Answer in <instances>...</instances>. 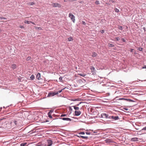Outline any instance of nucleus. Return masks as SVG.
Listing matches in <instances>:
<instances>
[{"instance_id": "nucleus-1", "label": "nucleus", "mask_w": 146, "mask_h": 146, "mask_svg": "<svg viewBox=\"0 0 146 146\" xmlns=\"http://www.w3.org/2000/svg\"><path fill=\"white\" fill-rule=\"evenodd\" d=\"M19 121L18 120H12L10 123L11 126H12L13 127H16L17 126L19 125Z\"/></svg>"}, {"instance_id": "nucleus-2", "label": "nucleus", "mask_w": 146, "mask_h": 146, "mask_svg": "<svg viewBox=\"0 0 146 146\" xmlns=\"http://www.w3.org/2000/svg\"><path fill=\"white\" fill-rule=\"evenodd\" d=\"M69 17L72 20L73 22L74 23L75 22V17L72 14L70 13L69 14Z\"/></svg>"}, {"instance_id": "nucleus-3", "label": "nucleus", "mask_w": 146, "mask_h": 146, "mask_svg": "<svg viewBox=\"0 0 146 146\" xmlns=\"http://www.w3.org/2000/svg\"><path fill=\"white\" fill-rule=\"evenodd\" d=\"M118 100H123L124 101H127L129 102H134V101L129 99H127L126 98H119L117 99Z\"/></svg>"}, {"instance_id": "nucleus-4", "label": "nucleus", "mask_w": 146, "mask_h": 146, "mask_svg": "<svg viewBox=\"0 0 146 146\" xmlns=\"http://www.w3.org/2000/svg\"><path fill=\"white\" fill-rule=\"evenodd\" d=\"M52 5L54 7H58L60 8L61 7V5L58 3H53L52 4Z\"/></svg>"}, {"instance_id": "nucleus-5", "label": "nucleus", "mask_w": 146, "mask_h": 146, "mask_svg": "<svg viewBox=\"0 0 146 146\" xmlns=\"http://www.w3.org/2000/svg\"><path fill=\"white\" fill-rule=\"evenodd\" d=\"M58 94V93L54 92H50L48 93V97H52L54 96L55 95H56Z\"/></svg>"}, {"instance_id": "nucleus-6", "label": "nucleus", "mask_w": 146, "mask_h": 146, "mask_svg": "<svg viewBox=\"0 0 146 146\" xmlns=\"http://www.w3.org/2000/svg\"><path fill=\"white\" fill-rule=\"evenodd\" d=\"M81 112L80 111L76 110L74 111V115L76 116H78L80 115Z\"/></svg>"}, {"instance_id": "nucleus-7", "label": "nucleus", "mask_w": 146, "mask_h": 146, "mask_svg": "<svg viewBox=\"0 0 146 146\" xmlns=\"http://www.w3.org/2000/svg\"><path fill=\"white\" fill-rule=\"evenodd\" d=\"M47 146H51L52 144V141L49 139L47 140Z\"/></svg>"}, {"instance_id": "nucleus-8", "label": "nucleus", "mask_w": 146, "mask_h": 146, "mask_svg": "<svg viewBox=\"0 0 146 146\" xmlns=\"http://www.w3.org/2000/svg\"><path fill=\"white\" fill-rule=\"evenodd\" d=\"M111 119H113L114 120H119V117L118 116H111Z\"/></svg>"}, {"instance_id": "nucleus-9", "label": "nucleus", "mask_w": 146, "mask_h": 146, "mask_svg": "<svg viewBox=\"0 0 146 146\" xmlns=\"http://www.w3.org/2000/svg\"><path fill=\"white\" fill-rule=\"evenodd\" d=\"M53 112V111L52 110H50V111L48 113V115L49 117L51 119L52 118V117L51 115V113Z\"/></svg>"}, {"instance_id": "nucleus-10", "label": "nucleus", "mask_w": 146, "mask_h": 146, "mask_svg": "<svg viewBox=\"0 0 146 146\" xmlns=\"http://www.w3.org/2000/svg\"><path fill=\"white\" fill-rule=\"evenodd\" d=\"M60 119H62L63 120H66L69 121H71L72 119L68 117H62L60 118Z\"/></svg>"}, {"instance_id": "nucleus-11", "label": "nucleus", "mask_w": 146, "mask_h": 146, "mask_svg": "<svg viewBox=\"0 0 146 146\" xmlns=\"http://www.w3.org/2000/svg\"><path fill=\"white\" fill-rule=\"evenodd\" d=\"M11 68L13 70H14L15 69L17 68V66L16 64H11Z\"/></svg>"}, {"instance_id": "nucleus-12", "label": "nucleus", "mask_w": 146, "mask_h": 146, "mask_svg": "<svg viewBox=\"0 0 146 146\" xmlns=\"http://www.w3.org/2000/svg\"><path fill=\"white\" fill-rule=\"evenodd\" d=\"M107 114H106L105 113H102L101 114V117L103 118H105L106 119V117H107Z\"/></svg>"}, {"instance_id": "nucleus-13", "label": "nucleus", "mask_w": 146, "mask_h": 146, "mask_svg": "<svg viewBox=\"0 0 146 146\" xmlns=\"http://www.w3.org/2000/svg\"><path fill=\"white\" fill-rule=\"evenodd\" d=\"M36 77L37 79L40 80L41 79L40 74L39 73H38L37 74Z\"/></svg>"}, {"instance_id": "nucleus-14", "label": "nucleus", "mask_w": 146, "mask_h": 146, "mask_svg": "<svg viewBox=\"0 0 146 146\" xmlns=\"http://www.w3.org/2000/svg\"><path fill=\"white\" fill-rule=\"evenodd\" d=\"M77 136L79 137H81L83 139H88V137L87 136H84L82 135H78Z\"/></svg>"}, {"instance_id": "nucleus-15", "label": "nucleus", "mask_w": 146, "mask_h": 146, "mask_svg": "<svg viewBox=\"0 0 146 146\" xmlns=\"http://www.w3.org/2000/svg\"><path fill=\"white\" fill-rule=\"evenodd\" d=\"M105 141L106 143H110L111 142V140L110 139H107L105 140Z\"/></svg>"}, {"instance_id": "nucleus-16", "label": "nucleus", "mask_w": 146, "mask_h": 146, "mask_svg": "<svg viewBox=\"0 0 146 146\" xmlns=\"http://www.w3.org/2000/svg\"><path fill=\"white\" fill-rule=\"evenodd\" d=\"M138 138L137 137H134L132 138L131 139V141H137Z\"/></svg>"}, {"instance_id": "nucleus-17", "label": "nucleus", "mask_w": 146, "mask_h": 146, "mask_svg": "<svg viewBox=\"0 0 146 146\" xmlns=\"http://www.w3.org/2000/svg\"><path fill=\"white\" fill-rule=\"evenodd\" d=\"M67 39L68 40V41H72L73 40V38L71 36L70 37Z\"/></svg>"}, {"instance_id": "nucleus-18", "label": "nucleus", "mask_w": 146, "mask_h": 146, "mask_svg": "<svg viewBox=\"0 0 146 146\" xmlns=\"http://www.w3.org/2000/svg\"><path fill=\"white\" fill-rule=\"evenodd\" d=\"M92 56L93 57H95L97 56V55L96 53L94 52H92Z\"/></svg>"}, {"instance_id": "nucleus-19", "label": "nucleus", "mask_w": 146, "mask_h": 146, "mask_svg": "<svg viewBox=\"0 0 146 146\" xmlns=\"http://www.w3.org/2000/svg\"><path fill=\"white\" fill-rule=\"evenodd\" d=\"M111 116H109L108 114H107V117H106V119H108L109 120H111Z\"/></svg>"}, {"instance_id": "nucleus-20", "label": "nucleus", "mask_w": 146, "mask_h": 146, "mask_svg": "<svg viewBox=\"0 0 146 146\" xmlns=\"http://www.w3.org/2000/svg\"><path fill=\"white\" fill-rule=\"evenodd\" d=\"M108 46L109 47H114V45L112 44L109 43L108 44Z\"/></svg>"}, {"instance_id": "nucleus-21", "label": "nucleus", "mask_w": 146, "mask_h": 146, "mask_svg": "<svg viewBox=\"0 0 146 146\" xmlns=\"http://www.w3.org/2000/svg\"><path fill=\"white\" fill-rule=\"evenodd\" d=\"M66 88V87H65L64 88L62 89H61V90H59L56 93H58V94L59 93H61V92H62V91L63 90H64V89H65Z\"/></svg>"}, {"instance_id": "nucleus-22", "label": "nucleus", "mask_w": 146, "mask_h": 146, "mask_svg": "<svg viewBox=\"0 0 146 146\" xmlns=\"http://www.w3.org/2000/svg\"><path fill=\"white\" fill-rule=\"evenodd\" d=\"M27 144L26 142L23 143L21 144L20 146H25Z\"/></svg>"}, {"instance_id": "nucleus-23", "label": "nucleus", "mask_w": 146, "mask_h": 146, "mask_svg": "<svg viewBox=\"0 0 146 146\" xmlns=\"http://www.w3.org/2000/svg\"><path fill=\"white\" fill-rule=\"evenodd\" d=\"M73 107H74V109L76 111L79 110V108L78 107H77L76 106H74Z\"/></svg>"}, {"instance_id": "nucleus-24", "label": "nucleus", "mask_w": 146, "mask_h": 146, "mask_svg": "<svg viewBox=\"0 0 146 146\" xmlns=\"http://www.w3.org/2000/svg\"><path fill=\"white\" fill-rule=\"evenodd\" d=\"M35 76L34 75L32 74L30 77V78L31 79V80H33L35 79Z\"/></svg>"}, {"instance_id": "nucleus-25", "label": "nucleus", "mask_w": 146, "mask_h": 146, "mask_svg": "<svg viewBox=\"0 0 146 146\" xmlns=\"http://www.w3.org/2000/svg\"><path fill=\"white\" fill-rule=\"evenodd\" d=\"M78 75L80 76L84 77L86 76V74L83 73H79Z\"/></svg>"}, {"instance_id": "nucleus-26", "label": "nucleus", "mask_w": 146, "mask_h": 146, "mask_svg": "<svg viewBox=\"0 0 146 146\" xmlns=\"http://www.w3.org/2000/svg\"><path fill=\"white\" fill-rule=\"evenodd\" d=\"M116 13H118L119 12V10L117 8H115L114 9Z\"/></svg>"}, {"instance_id": "nucleus-27", "label": "nucleus", "mask_w": 146, "mask_h": 146, "mask_svg": "<svg viewBox=\"0 0 146 146\" xmlns=\"http://www.w3.org/2000/svg\"><path fill=\"white\" fill-rule=\"evenodd\" d=\"M35 4V3L34 2H31L29 3L28 5H32Z\"/></svg>"}, {"instance_id": "nucleus-28", "label": "nucleus", "mask_w": 146, "mask_h": 146, "mask_svg": "<svg viewBox=\"0 0 146 146\" xmlns=\"http://www.w3.org/2000/svg\"><path fill=\"white\" fill-rule=\"evenodd\" d=\"M31 21H25V23L26 24H30L31 23Z\"/></svg>"}, {"instance_id": "nucleus-29", "label": "nucleus", "mask_w": 146, "mask_h": 146, "mask_svg": "<svg viewBox=\"0 0 146 146\" xmlns=\"http://www.w3.org/2000/svg\"><path fill=\"white\" fill-rule=\"evenodd\" d=\"M118 28L120 30H122L123 29V27L122 26H119Z\"/></svg>"}, {"instance_id": "nucleus-30", "label": "nucleus", "mask_w": 146, "mask_h": 146, "mask_svg": "<svg viewBox=\"0 0 146 146\" xmlns=\"http://www.w3.org/2000/svg\"><path fill=\"white\" fill-rule=\"evenodd\" d=\"M67 114H62L61 115L60 117H65V116H67Z\"/></svg>"}, {"instance_id": "nucleus-31", "label": "nucleus", "mask_w": 146, "mask_h": 146, "mask_svg": "<svg viewBox=\"0 0 146 146\" xmlns=\"http://www.w3.org/2000/svg\"><path fill=\"white\" fill-rule=\"evenodd\" d=\"M95 3L97 5H98L100 4V3L99 2V1H96L95 2Z\"/></svg>"}, {"instance_id": "nucleus-32", "label": "nucleus", "mask_w": 146, "mask_h": 146, "mask_svg": "<svg viewBox=\"0 0 146 146\" xmlns=\"http://www.w3.org/2000/svg\"><path fill=\"white\" fill-rule=\"evenodd\" d=\"M31 56H29L27 58H26V60L27 61L29 60H31Z\"/></svg>"}, {"instance_id": "nucleus-33", "label": "nucleus", "mask_w": 146, "mask_h": 146, "mask_svg": "<svg viewBox=\"0 0 146 146\" xmlns=\"http://www.w3.org/2000/svg\"><path fill=\"white\" fill-rule=\"evenodd\" d=\"M115 41H119L120 40V38L119 37H115Z\"/></svg>"}, {"instance_id": "nucleus-34", "label": "nucleus", "mask_w": 146, "mask_h": 146, "mask_svg": "<svg viewBox=\"0 0 146 146\" xmlns=\"http://www.w3.org/2000/svg\"><path fill=\"white\" fill-rule=\"evenodd\" d=\"M143 49L142 47H139L138 49V50L140 51H142Z\"/></svg>"}, {"instance_id": "nucleus-35", "label": "nucleus", "mask_w": 146, "mask_h": 146, "mask_svg": "<svg viewBox=\"0 0 146 146\" xmlns=\"http://www.w3.org/2000/svg\"><path fill=\"white\" fill-rule=\"evenodd\" d=\"M90 69L91 70V71L92 70H95V68L93 66H91L90 67Z\"/></svg>"}, {"instance_id": "nucleus-36", "label": "nucleus", "mask_w": 146, "mask_h": 146, "mask_svg": "<svg viewBox=\"0 0 146 146\" xmlns=\"http://www.w3.org/2000/svg\"><path fill=\"white\" fill-rule=\"evenodd\" d=\"M91 72L92 74L93 75H94L96 74V72H95V70H92L91 71Z\"/></svg>"}, {"instance_id": "nucleus-37", "label": "nucleus", "mask_w": 146, "mask_h": 146, "mask_svg": "<svg viewBox=\"0 0 146 146\" xmlns=\"http://www.w3.org/2000/svg\"><path fill=\"white\" fill-rule=\"evenodd\" d=\"M85 133L84 132H80L78 134H82V135H84Z\"/></svg>"}, {"instance_id": "nucleus-38", "label": "nucleus", "mask_w": 146, "mask_h": 146, "mask_svg": "<svg viewBox=\"0 0 146 146\" xmlns=\"http://www.w3.org/2000/svg\"><path fill=\"white\" fill-rule=\"evenodd\" d=\"M109 1V2H111L112 3L115 2V0H110Z\"/></svg>"}, {"instance_id": "nucleus-39", "label": "nucleus", "mask_w": 146, "mask_h": 146, "mask_svg": "<svg viewBox=\"0 0 146 146\" xmlns=\"http://www.w3.org/2000/svg\"><path fill=\"white\" fill-rule=\"evenodd\" d=\"M121 40L123 42H126V40H125L123 38H122L121 39Z\"/></svg>"}, {"instance_id": "nucleus-40", "label": "nucleus", "mask_w": 146, "mask_h": 146, "mask_svg": "<svg viewBox=\"0 0 146 146\" xmlns=\"http://www.w3.org/2000/svg\"><path fill=\"white\" fill-rule=\"evenodd\" d=\"M100 32L102 34H103L104 33V30H102L100 31Z\"/></svg>"}, {"instance_id": "nucleus-41", "label": "nucleus", "mask_w": 146, "mask_h": 146, "mask_svg": "<svg viewBox=\"0 0 146 146\" xmlns=\"http://www.w3.org/2000/svg\"><path fill=\"white\" fill-rule=\"evenodd\" d=\"M0 19H6L5 18V17H0Z\"/></svg>"}, {"instance_id": "nucleus-42", "label": "nucleus", "mask_w": 146, "mask_h": 146, "mask_svg": "<svg viewBox=\"0 0 146 146\" xmlns=\"http://www.w3.org/2000/svg\"><path fill=\"white\" fill-rule=\"evenodd\" d=\"M85 133L87 135H90V132H85Z\"/></svg>"}, {"instance_id": "nucleus-43", "label": "nucleus", "mask_w": 146, "mask_h": 146, "mask_svg": "<svg viewBox=\"0 0 146 146\" xmlns=\"http://www.w3.org/2000/svg\"><path fill=\"white\" fill-rule=\"evenodd\" d=\"M59 79L60 81L62 82V77L61 76L59 77Z\"/></svg>"}, {"instance_id": "nucleus-44", "label": "nucleus", "mask_w": 146, "mask_h": 146, "mask_svg": "<svg viewBox=\"0 0 146 146\" xmlns=\"http://www.w3.org/2000/svg\"><path fill=\"white\" fill-rule=\"evenodd\" d=\"M81 81L83 82H85V80L84 79H82V80H81Z\"/></svg>"}, {"instance_id": "nucleus-45", "label": "nucleus", "mask_w": 146, "mask_h": 146, "mask_svg": "<svg viewBox=\"0 0 146 146\" xmlns=\"http://www.w3.org/2000/svg\"><path fill=\"white\" fill-rule=\"evenodd\" d=\"M82 23L84 25H85L86 24L85 22L84 21H82Z\"/></svg>"}, {"instance_id": "nucleus-46", "label": "nucleus", "mask_w": 146, "mask_h": 146, "mask_svg": "<svg viewBox=\"0 0 146 146\" xmlns=\"http://www.w3.org/2000/svg\"><path fill=\"white\" fill-rule=\"evenodd\" d=\"M19 27L21 28H24V27L23 25H20Z\"/></svg>"}, {"instance_id": "nucleus-47", "label": "nucleus", "mask_w": 146, "mask_h": 146, "mask_svg": "<svg viewBox=\"0 0 146 146\" xmlns=\"http://www.w3.org/2000/svg\"><path fill=\"white\" fill-rule=\"evenodd\" d=\"M146 130V126L145 127H143L142 129V130H141L142 131V130Z\"/></svg>"}, {"instance_id": "nucleus-48", "label": "nucleus", "mask_w": 146, "mask_h": 146, "mask_svg": "<svg viewBox=\"0 0 146 146\" xmlns=\"http://www.w3.org/2000/svg\"><path fill=\"white\" fill-rule=\"evenodd\" d=\"M123 109L126 111H127L128 110V109L127 108H123Z\"/></svg>"}, {"instance_id": "nucleus-49", "label": "nucleus", "mask_w": 146, "mask_h": 146, "mask_svg": "<svg viewBox=\"0 0 146 146\" xmlns=\"http://www.w3.org/2000/svg\"><path fill=\"white\" fill-rule=\"evenodd\" d=\"M142 68L144 69V68H146V65H144L142 67Z\"/></svg>"}, {"instance_id": "nucleus-50", "label": "nucleus", "mask_w": 146, "mask_h": 146, "mask_svg": "<svg viewBox=\"0 0 146 146\" xmlns=\"http://www.w3.org/2000/svg\"><path fill=\"white\" fill-rule=\"evenodd\" d=\"M143 29L144 30V32H145L146 31V29L145 27H143Z\"/></svg>"}, {"instance_id": "nucleus-51", "label": "nucleus", "mask_w": 146, "mask_h": 146, "mask_svg": "<svg viewBox=\"0 0 146 146\" xmlns=\"http://www.w3.org/2000/svg\"><path fill=\"white\" fill-rule=\"evenodd\" d=\"M106 4H107L108 5H110L111 4V3H106Z\"/></svg>"}, {"instance_id": "nucleus-52", "label": "nucleus", "mask_w": 146, "mask_h": 146, "mask_svg": "<svg viewBox=\"0 0 146 146\" xmlns=\"http://www.w3.org/2000/svg\"><path fill=\"white\" fill-rule=\"evenodd\" d=\"M134 50V49H130V52H132L133 51V50Z\"/></svg>"}, {"instance_id": "nucleus-53", "label": "nucleus", "mask_w": 146, "mask_h": 146, "mask_svg": "<svg viewBox=\"0 0 146 146\" xmlns=\"http://www.w3.org/2000/svg\"><path fill=\"white\" fill-rule=\"evenodd\" d=\"M31 23H32V24H33L34 25H35V23H34V22H33L32 21H31Z\"/></svg>"}, {"instance_id": "nucleus-54", "label": "nucleus", "mask_w": 146, "mask_h": 146, "mask_svg": "<svg viewBox=\"0 0 146 146\" xmlns=\"http://www.w3.org/2000/svg\"><path fill=\"white\" fill-rule=\"evenodd\" d=\"M77 0H71V1H76Z\"/></svg>"}, {"instance_id": "nucleus-55", "label": "nucleus", "mask_w": 146, "mask_h": 146, "mask_svg": "<svg viewBox=\"0 0 146 146\" xmlns=\"http://www.w3.org/2000/svg\"><path fill=\"white\" fill-rule=\"evenodd\" d=\"M70 110L71 111L72 110V109L70 107Z\"/></svg>"}, {"instance_id": "nucleus-56", "label": "nucleus", "mask_w": 146, "mask_h": 146, "mask_svg": "<svg viewBox=\"0 0 146 146\" xmlns=\"http://www.w3.org/2000/svg\"><path fill=\"white\" fill-rule=\"evenodd\" d=\"M38 29L40 30V29H41V28L40 27H38Z\"/></svg>"}, {"instance_id": "nucleus-57", "label": "nucleus", "mask_w": 146, "mask_h": 146, "mask_svg": "<svg viewBox=\"0 0 146 146\" xmlns=\"http://www.w3.org/2000/svg\"><path fill=\"white\" fill-rule=\"evenodd\" d=\"M81 103V102H80L79 104H77V106H78L79 105V104H80Z\"/></svg>"}, {"instance_id": "nucleus-58", "label": "nucleus", "mask_w": 146, "mask_h": 146, "mask_svg": "<svg viewBox=\"0 0 146 146\" xmlns=\"http://www.w3.org/2000/svg\"><path fill=\"white\" fill-rule=\"evenodd\" d=\"M76 100V99L72 100L73 101H75Z\"/></svg>"}, {"instance_id": "nucleus-59", "label": "nucleus", "mask_w": 146, "mask_h": 146, "mask_svg": "<svg viewBox=\"0 0 146 146\" xmlns=\"http://www.w3.org/2000/svg\"><path fill=\"white\" fill-rule=\"evenodd\" d=\"M2 31V30L1 29H0V32H1Z\"/></svg>"}, {"instance_id": "nucleus-60", "label": "nucleus", "mask_w": 146, "mask_h": 146, "mask_svg": "<svg viewBox=\"0 0 146 146\" xmlns=\"http://www.w3.org/2000/svg\"><path fill=\"white\" fill-rule=\"evenodd\" d=\"M134 54H136V52H134Z\"/></svg>"}, {"instance_id": "nucleus-61", "label": "nucleus", "mask_w": 146, "mask_h": 146, "mask_svg": "<svg viewBox=\"0 0 146 146\" xmlns=\"http://www.w3.org/2000/svg\"><path fill=\"white\" fill-rule=\"evenodd\" d=\"M2 109V108L1 107L0 108V110H1Z\"/></svg>"}, {"instance_id": "nucleus-62", "label": "nucleus", "mask_w": 146, "mask_h": 146, "mask_svg": "<svg viewBox=\"0 0 146 146\" xmlns=\"http://www.w3.org/2000/svg\"><path fill=\"white\" fill-rule=\"evenodd\" d=\"M145 40L146 41V38H145Z\"/></svg>"}, {"instance_id": "nucleus-63", "label": "nucleus", "mask_w": 146, "mask_h": 146, "mask_svg": "<svg viewBox=\"0 0 146 146\" xmlns=\"http://www.w3.org/2000/svg\"><path fill=\"white\" fill-rule=\"evenodd\" d=\"M144 146H146V145H144Z\"/></svg>"}]
</instances>
